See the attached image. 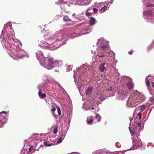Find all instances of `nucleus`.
<instances>
[{
	"label": "nucleus",
	"mask_w": 154,
	"mask_h": 154,
	"mask_svg": "<svg viewBox=\"0 0 154 154\" xmlns=\"http://www.w3.org/2000/svg\"><path fill=\"white\" fill-rule=\"evenodd\" d=\"M137 127H140L141 125V123L140 122H138L137 125Z\"/></svg>",
	"instance_id": "nucleus-34"
},
{
	"label": "nucleus",
	"mask_w": 154,
	"mask_h": 154,
	"mask_svg": "<svg viewBox=\"0 0 154 154\" xmlns=\"http://www.w3.org/2000/svg\"><path fill=\"white\" fill-rule=\"evenodd\" d=\"M149 99L151 102H153L154 100V97H151Z\"/></svg>",
	"instance_id": "nucleus-27"
},
{
	"label": "nucleus",
	"mask_w": 154,
	"mask_h": 154,
	"mask_svg": "<svg viewBox=\"0 0 154 154\" xmlns=\"http://www.w3.org/2000/svg\"><path fill=\"white\" fill-rule=\"evenodd\" d=\"M98 9L96 8H94L93 9V11H94V13H97L98 11Z\"/></svg>",
	"instance_id": "nucleus-24"
},
{
	"label": "nucleus",
	"mask_w": 154,
	"mask_h": 154,
	"mask_svg": "<svg viewBox=\"0 0 154 154\" xmlns=\"http://www.w3.org/2000/svg\"><path fill=\"white\" fill-rule=\"evenodd\" d=\"M93 120L92 119H90V120H87V122L88 124H91L92 123Z\"/></svg>",
	"instance_id": "nucleus-19"
},
{
	"label": "nucleus",
	"mask_w": 154,
	"mask_h": 154,
	"mask_svg": "<svg viewBox=\"0 0 154 154\" xmlns=\"http://www.w3.org/2000/svg\"><path fill=\"white\" fill-rule=\"evenodd\" d=\"M65 137V135L63 132H61L59 135V137H60L63 139H64Z\"/></svg>",
	"instance_id": "nucleus-14"
},
{
	"label": "nucleus",
	"mask_w": 154,
	"mask_h": 154,
	"mask_svg": "<svg viewBox=\"0 0 154 154\" xmlns=\"http://www.w3.org/2000/svg\"><path fill=\"white\" fill-rule=\"evenodd\" d=\"M95 119L98 122H100L101 120V117L99 114H97L96 115Z\"/></svg>",
	"instance_id": "nucleus-13"
},
{
	"label": "nucleus",
	"mask_w": 154,
	"mask_h": 154,
	"mask_svg": "<svg viewBox=\"0 0 154 154\" xmlns=\"http://www.w3.org/2000/svg\"><path fill=\"white\" fill-rule=\"evenodd\" d=\"M108 47L106 45L101 46L99 48L100 51L98 53L97 56L100 57H105L106 56L105 51L108 49Z\"/></svg>",
	"instance_id": "nucleus-3"
},
{
	"label": "nucleus",
	"mask_w": 154,
	"mask_h": 154,
	"mask_svg": "<svg viewBox=\"0 0 154 154\" xmlns=\"http://www.w3.org/2000/svg\"><path fill=\"white\" fill-rule=\"evenodd\" d=\"M7 113V112H5V111H2V112H1L0 113V116H2V115L3 113H5V114H6Z\"/></svg>",
	"instance_id": "nucleus-29"
},
{
	"label": "nucleus",
	"mask_w": 154,
	"mask_h": 154,
	"mask_svg": "<svg viewBox=\"0 0 154 154\" xmlns=\"http://www.w3.org/2000/svg\"><path fill=\"white\" fill-rule=\"evenodd\" d=\"M83 0H77V3L79 5H83L84 4Z\"/></svg>",
	"instance_id": "nucleus-12"
},
{
	"label": "nucleus",
	"mask_w": 154,
	"mask_h": 154,
	"mask_svg": "<svg viewBox=\"0 0 154 154\" xmlns=\"http://www.w3.org/2000/svg\"><path fill=\"white\" fill-rule=\"evenodd\" d=\"M38 94L39 97L41 99H43L46 97V94L45 93L42 94L40 90L39 91Z\"/></svg>",
	"instance_id": "nucleus-6"
},
{
	"label": "nucleus",
	"mask_w": 154,
	"mask_h": 154,
	"mask_svg": "<svg viewBox=\"0 0 154 154\" xmlns=\"http://www.w3.org/2000/svg\"><path fill=\"white\" fill-rule=\"evenodd\" d=\"M109 8V7H107L106 6L103 7L99 10L100 12L101 13H103L107 10Z\"/></svg>",
	"instance_id": "nucleus-7"
},
{
	"label": "nucleus",
	"mask_w": 154,
	"mask_h": 154,
	"mask_svg": "<svg viewBox=\"0 0 154 154\" xmlns=\"http://www.w3.org/2000/svg\"><path fill=\"white\" fill-rule=\"evenodd\" d=\"M105 63H103L100 65L99 68L100 71L101 72H103L106 70V68L105 66Z\"/></svg>",
	"instance_id": "nucleus-5"
},
{
	"label": "nucleus",
	"mask_w": 154,
	"mask_h": 154,
	"mask_svg": "<svg viewBox=\"0 0 154 154\" xmlns=\"http://www.w3.org/2000/svg\"><path fill=\"white\" fill-rule=\"evenodd\" d=\"M63 140V139H62V138H61L60 137H59V138L58 139V140L57 142V143H61L62 141V140Z\"/></svg>",
	"instance_id": "nucleus-20"
},
{
	"label": "nucleus",
	"mask_w": 154,
	"mask_h": 154,
	"mask_svg": "<svg viewBox=\"0 0 154 154\" xmlns=\"http://www.w3.org/2000/svg\"><path fill=\"white\" fill-rule=\"evenodd\" d=\"M46 60L47 62H45L44 65L46 69L49 70L52 69L56 66L58 63V61L55 60L51 57L46 58Z\"/></svg>",
	"instance_id": "nucleus-2"
},
{
	"label": "nucleus",
	"mask_w": 154,
	"mask_h": 154,
	"mask_svg": "<svg viewBox=\"0 0 154 154\" xmlns=\"http://www.w3.org/2000/svg\"><path fill=\"white\" fill-rule=\"evenodd\" d=\"M44 144L45 146H50L53 145V143H50L49 142L46 141L44 142Z\"/></svg>",
	"instance_id": "nucleus-11"
},
{
	"label": "nucleus",
	"mask_w": 154,
	"mask_h": 154,
	"mask_svg": "<svg viewBox=\"0 0 154 154\" xmlns=\"http://www.w3.org/2000/svg\"><path fill=\"white\" fill-rule=\"evenodd\" d=\"M63 20L65 21H70V19L67 16H65L63 17Z\"/></svg>",
	"instance_id": "nucleus-15"
},
{
	"label": "nucleus",
	"mask_w": 154,
	"mask_h": 154,
	"mask_svg": "<svg viewBox=\"0 0 154 154\" xmlns=\"http://www.w3.org/2000/svg\"><path fill=\"white\" fill-rule=\"evenodd\" d=\"M138 146H142L141 144V140L139 139L138 140Z\"/></svg>",
	"instance_id": "nucleus-22"
},
{
	"label": "nucleus",
	"mask_w": 154,
	"mask_h": 154,
	"mask_svg": "<svg viewBox=\"0 0 154 154\" xmlns=\"http://www.w3.org/2000/svg\"><path fill=\"white\" fill-rule=\"evenodd\" d=\"M151 12L150 11H144L143 13V14L144 15H147L148 14H151Z\"/></svg>",
	"instance_id": "nucleus-16"
},
{
	"label": "nucleus",
	"mask_w": 154,
	"mask_h": 154,
	"mask_svg": "<svg viewBox=\"0 0 154 154\" xmlns=\"http://www.w3.org/2000/svg\"><path fill=\"white\" fill-rule=\"evenodd\" d=\"M58 131L57 128V126H55V128L54 130L53 131L54 133L55 134H56Z\"/></svg>",
	"instance_id": "nucleus-17"
},
{
	"label": "nucleus",
	"mask_w": 154,
	"mask_h": 154,
	"mask_svg": "<svg viewBox=\"0 0 154 154\" xmlns=\"http://www.w3.org/2000/svg\"><path fill=\"white\" fill-rule=\"evenodd\" d=\"M146 84L147 86H148L150 85L148 79H147V80L146 81Z\"/></svg>",
	"instance_id": "nucleus-23"
},
{
	"label": "nucleus",
	"mask_w": 154,
	"mask_h": 154,
	"mask_svg": "<svg viewBox=\"0 0 154 154\" xmlns=\"http://www.w3.org/2000/svg\"><path fill=\"white\" fill-rule=\"evenodd\" d=\"M152 86L154 88V82H152Z\"/></svg>",
	"instance_id": "nucleus-36"
},
{
	"label": "nucleus",
	"mask_w": 154,
	"mask_h": 154,
	"mask_svg": "<svg viewBox=\"0 0 154 154\" xmlns=\"http://www.w3.org/2000/svg\"><path fill=\"white\" fill-rule=\"evenodd\" d=\"M129 130L130 131H132V130L131 128V127H129Z\"/></svg>",
	"instance_id": "nucleus-35"
},
{
	"label": "nucleus",
	"mask_w": 154,
	"mask_h": 154,
	"mask_svg": "<svg viewBox=\"0 0 154 154\" xmlns=\"http://www.w3.org/2000/svg\"><path fill=\"white\" fill-rule=\"evenodd\" d=\"M146 108V106L144 105H143L141 107L140 110L141 111H144Z\"/></svg>",
	"instance_id": "nucleus-18"
},
{
	"label": "nucleus",
	"mask_w": 154,
	"mask_h": 154,
	"mask_svg": "<svg viewBox=\"0 0 154 154\" xmlns=\"http://www.w3.org/2000/svg\"><path fill=\"white\" fill-rule=\"evenodd\" d=\"M150 6H152V5H150Z\"/></svg>",
	"instance_id": "nucleus-38"
},
{
	"label": "nucleus",
	"mask_w": 154,
	"mask_h": 154,
	"mask_svg": "<svg viewBox=\"0 0 154 154\" xmlns=\"http://www.w3.org/2000/svg\"><path fill=\"white\" fill-rule=\"evenodd\" d=\"M140 102V97L136 94H131L128 98L127 105L129 107H134Z\"/></svg>",
	"instance_id": "nucleus-1"
},
{
	"label": "nucleus",
	"mask_w": 154,
	"mask_h": 154,
	"mask_svg": "<svg viewBox=\"0 0 154 154\" xmlns=\"http://www.w3.org/2000/svg\"><path fill=\"white\" fill-rule=\"evenodd\" d=\"M91 13L87 12L86 13V15L87 16H89L91 15Z\"/></svg>",
	"instance_id": "nucleus-31"
},
{
	"label": "nucleus",
	"mask_w": 154,
	"mask_h": 154,
	"mask_svg": "<svg viewBox=\"0 0 154 154\" xmlns=\"http://www.w3.org/2000/svg\"><path fill=\"white\" fill-rule=\"evenodd\" d=\"M52 109H51V112H55L56 110V108L54 107V106H51Z\"/></svg>",
	"instance_id": "nucleus-21"
},
{
	"label": "nucleus",
	"mask_w": 154,
	"mask_h": 154,
	"mask_svg": "<svg viewBox=\"0 0 154 154\" xmlns=\"http://www.w3.org/2000/svg\"><path fill=\"white\" fill-rule=\"evenodd\" d=\"M93 90V88L91 87L88 88L86 91V94H88L91 93Z\"/></svg>",
	"instance_id": "nucleus-10"
},
{
	"label": "nucleus",
	"mask_w": 154,
	"mask_h": 154,
	"mask_svg": "<svg viewBox=\"0 0 154 154\" xmlns=\"http://www.w3.org/2000/svg\"><path fill=\"white\" fill-rule=\"evenodd\" d=\"M92 110H94V108H92Z\"/></svg>",
	"instance_id": "nucleus-37"
},
{
	"label": "nucleus",
	"mask_w": 154,
	"mask_h": 154,
	"mask_svg": "<svg viewBox=\"0 0 154 154\" xmlns=\"http://www.w3.org/2000/svg\"><path fill=\"white\" fill-rule=\"evenodd\" d=\"M36 57L40 62H41L44 64L43 61L44 60V57L41 51H39L36 53Z\"/></svg>",
	"instance_id": "nucleus-4"
},
{
	"label": "nucleus",
	"mask_w": 154,
	"mask_h": 154,
	"mask_svg": "<svg viewBox=\"0 0 154 154\" xmlns=\"http://www.w3.org/2000/svg\"><path fill=\"white\" fill-rule=\"evenodd\" d=\"M138 116H139V119H140L141 118V115L140 113H139L138 114Z\"/></svg>",
	"instance_id": "nucleus-33"
},
{
	"label": "nucleus",
	"mask_w": 154,
	"mask_h": 154,
	"mask_svg": "<svg viewBox=\"0 0 154 154\" xmlns=\"http://www.w3.org/2000/svg\"><path fill=\"white\" fill-rule=\"evenodd\" d=\"M33 149V146L30 147L29 149V152H31L32 150Z\"/></svg>",
	"instance_id": "nucleus-28"
},
{
	"label": "nucleus",
	"mask_w": 154,
	"mask_h": 154,
	"mask_svg": "<svg viewBox=\"0 0 154 154\" xmlns=\"http://www.w3.org/2000/svg\"><path fill=\"white\" fill-rule=\"evenodd\" d=\"M112 90V87L111 86L109 87V88L107 89V90L108 91H111Z\"/></svg>",
	"instance_id": "nucleus-30"
},
{
	"label": "nucleus",
	"mask_w": 154,
	"mask_h": 154,
	"mask_svg": "<svg viewBox=\"0 0 154 154\" xmlns=\"http://www.w3.org/2000/svg\"><path fill=\"white\" fill-rule=\"evenodd\" d=\"M57 110H58V113L59 115H60L61 114V111L60 109V108L58 107H57Z\"/></svg>",
	"instance_id": "nucleus-25"
},
{
	"label": "nucleus",
	"mask_w": 154,
	"mask_h": 154,
	"mask_svg": "<svg viewBox=\"0 0 154 154\" xmlns=\"http://www.w3.org/2000/svg\"><path fill=\"white\" fill-rule=\"evenodd\" d=\"M130 132L131 135L133 136L134 134V131H133V130H132V131H131Z\"/></svg>",
	"instance_id": "nucleus-32"
},
{
	"label": "nucleus",
	"mask_w": 154,
	"mask_h": 154,
	"mask_svg": "<svg viewBox=\"0 0 154 154\" xmlns=\"http://www.w3.org/2000/svg\"><path fill=\"white\" fill-rule=\"evenodd\" d=\"M89 24L91 26L93 25L95 22V19L93 17H91L89 20Z\"/></svg>",
	"instance_id": "nucleus-8"
},
{
	"label": "nucleus",
	"mask_w": 154,
	"mask_h": 154,
	"mask_svg": "<svg viewBox=\"0 0 154 154\" xmlns=\"http://www.w3.org/2000/svg\"><path fill=\"white\" fill-rule=\"evenodd\" d=\"M134 52V51L133 50H132L131 51H129L128 52V53L129 55H131Z\"/></svg>",
	"instance_id": "nucleus-26"
},
{
	"label": "nucleus",
	"mask_w": 154,
	"mask_h": 154,
	"mask_svg": "<svg viewBox=\"0 0 154 154\" xmlns=\"http://www.w3.org/2000/svg\"><path fill=\"white\" fill-rule=\"evenodd\" d=\"M129 90L132 89V88L134 86V84H133L131 82H129L127 84Z\"/></svg>",
	"instance_id": "nucleus-9"
}]
</instances>
